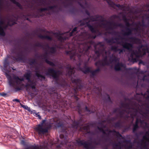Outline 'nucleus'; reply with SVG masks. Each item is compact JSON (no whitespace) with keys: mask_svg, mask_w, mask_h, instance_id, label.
I'll use <instances>...</instances> for the list:
<instances>
[{"mask_svg":"<svg viewBox=\"0 0 149 149\" xmlns=\"http://www.w3.org/2000/svg\"><path fill=\"white\" fill-rule=\"evenodd\" d=\"M123 47L127 49L132 50V45L130 44L125 43L123 44Z\"/></svg>","mask_w":149,"mask_h":149,"instance_id":"39448f33","label":"nucleus"},{"mask_svg":"<svg viewBox=\"0 0 149 149\" xmlns=\"http://www.w3.org/2000/svg\"><path fill=\"white\" fill-rule=\"evenodd\" d=\"M133 54H132V55H131V57L132 58V56H133Z\"/></svg>","mask_w":149,"mask_h":149,"instance_id":"a878e982","label":"nucleus"},{"mask_svg":"<svg viewBox=\"0 0 149 149\" xmlns=\"http://www.w3.org/2000/svg\"><path fill=\"white\" fill-rule=\"evenodd\" d=\"M20 85L19 86H20V88H18L17 89V90H22L24 88L23 87L24 86V84H19Z\"/></svg>","mask_w":149,"mask_h":149,"instance_id":"1a4fd4ad","label":"nucleus"},{"mask_svg":"<svg viewBox=\"0 0 149 149\" xmlns=\"http://www.w3.org/2000/svg\"><path fill=\"white\" fill-rule=\"evenodd\" d=\"M6 24L4 20L0 21V37H4L6 34Z\"/></svg>","mask_w":149,"mask_h":149,"instance_id":"f257e3e1","label":"nucleus"},{"mask_svg":"<svg viewBox=\"0 0 149 149\" xmlns=\"http://www.w3.org/2000/svg\"><path fill=\"white\" fill-rule=\"evenodd\" d=\"M13 101H16L17 102H20L19 100L17 99H15L13 100Z\"/></svg>","mask_w":149,"mask_h":149,"instance_id":"f3484780","label":"nucleus"},{"mask_svg":"<svg viewBox=\"0 0 149 149\" xmlns=\"http://www.w3.org/2000/svg\"><path fill=\"white\" fill-rule=\"evenodd\" d=\"M47 62L49 64H50L51 65H54V64L53 63L49 61H47Z\"/></svg>","mask_w":149,"mask_h":149,"instance_id":"2eb2a0df","label":"nucleus"},{"mask_svg":"<svg viewBox=\"0 0 149 149\" xmlns=\"http://www.w3.org/2000/svg\"><path fill=\"white\" fill-rule=\"evenodd\" d=\"M19 79V80H20V81H23V79Z\"/></svg>","mask_w":149,"mask_h":149,"instance_id":"393cba45","label":"nucleus"},{"mask_svg":"<svg viewBox=\"0 0 149 149\" xmlns=\"http://www.w3.org/2000/svg\"><path fill=\"white\" fill-rule=\"evenodd\" d=\"M45 121V120H43L42 123L38 125L36 128V130L38 132L39 134H43L47 132V129L43 127L44 126L43 123H44Z\"/></svg>","mask_w":149,"mask_h":149,"instance_id":"f03ea898","label":"nucleus"},{"mask_svg":"<svg viewBox=\"0 0 149 149\" xmlns=\"http://www.w3.org/2000/svg\"><path fill=\"white\" fill-rule=\"evenodd\" d=\"M123 66V65L121 64L118 63L115 66V69L116 70H120L121 68V67Z\"/></svg>","mask_w":149,"mask_h":149,"instance_id":"423d86ee","label":"nucleus"},{"mask_svg":"<svg viewBox=\"0 0 149 149\" xmlns=\"http://www.w3.org/2000/svg\"><path fill=\"white\" fill-rule=\"evenodd\" d=\"M88 27H89V28L91 30V31L92 32H93V27L92 26H89Z\"/></svg>","mask_w":149,"mask_h":149,"instance_id":"dca6fc26","label":"nucleus"},{"mask_svg":"<svg viewBox=\"0 0 149 149\" xmlns=\"http://www.w3.org/2000/svg\"><path fill=\"white\" fill-rule=\"evenodd\" d=\"M21 106H22V107L24 108L25 109H27L28 110H29V109H30V108H29L26 105H23L22 104H21Z\"/></svg>","mask_w":149,"mask_h":149,"instance_id":"9d476101","label":"nucleus"},{"mask_svg":"<svg viewBox=\"0 0 149 149\" xmlns=\"http://www.w3.org/2000/svg\"><path fill=\"white\" fill-rule=\"evenodd\" d=\"M46 38L48 39H51V38L48 36Z\"/></svg>","mask_w":149,"mask_h":149,"instance_id":"4be33fe9","label":"nucleus"},{"mask_svg":"<svg viewBox=\"0 0 149 149\" xmlns=\"http://www.w3.org/2000/svg\"><path fill=\"white\" fill-rule=\"evenodd\" d=\"M76 28L75 27L72 30V32H74L76 31Z\"/></svg>","mask_w":149,"mask_h":149,"instance_id":"a211bd4d","label":"nucleus"},{"mask_svg":"<svg viewBox=\"0 0 149 149\" xmlns=\"http://www.w3.org/2000/svg\"><path fill=\"white\" fill-rule=\"evenodd\" d=\"M47 76L49 75L51 76L53 78H56L58 75V72H56L53 70L49 69L48 70V72L46 74Z\"/></svg>","mask_w":149,"mask_h":149,"instance_id":"7ed1b4c3","label":"nucleus"},{"mask_svg":"<svg viewBox=\"0 0 149 149\" xmlns=\"http://www.w3.org/2000/svg\"><path fill=\"white\" fill-rule=\"evenodd\" d=\"M24 76L25 78H26L27 79L29 80L30 77V74H25L24 75Z\"/></svg>","mask_w":149,"mask_h":149,"instance_id":"9b49d317","label":"nucleus"},{"mask_svg":"<svg viewBox=\"0 0 149 149\" xmlns=\"http://www.w3.org/2000/svg\"><path fill=\"white\" fill-rule=\"evenodd\" d=\"M24 88H25L28 91L32 90L35 91V87L33 84H26L24 87Z\"/></svg>","mask_w":149,"mask_h":149,"instance_id":"20e7f679","label":"nucleus"},{"mask_svg":"<svg viewBox=\"0 0 149 149\" xmlns=\"http://www.w3.org/2000/svg\"><path fill=\"white\" fill-rule=\"evenodd\" d=\"M37 116L38 117V118L39 119L41 118V116L39 115L38 114H37Z\"/></svg>","mask_w":149,"mask_h":149,"instance_id":"412c9836","label":"nucleus"},{"mask_svg":"<svg viewBox=\"0 0 149 149\" xmlns=\"http://www.w3.org/2000/svg\"><path fill=\"white\" fill-rule=\"evenodd\" d=\"M72 83H75L76 84L78 83L79 84L81 83V80L80 79H74V80H72Z\"/></svg>","mask_w":149,"mask_h":149,"instance_id":"0eeeda50","label":"nucleus"},{"mask_svg":"<svg viewBox=\"0 0 149 149\" xmlns=\"http://www.w3.org/2000/svg\"><path fill=\"white\" fill-rule=\"evenodd\" d=\"M35 149H39V146H37L35 147Z\"/></svg>","mask_w":149,"mask_h":149,"instance_id":"6ab92c4d","label":"nucleus"},{"mask_svg":"<svg viewBox=\"0 0 149 149\" xmlns=\"http://www.w3.org/2000/svg\"><path fill=\"white\" fill-rule=\"evenodd\" d=\"M6 95V94L5 93H0V96L3 97H5Z\"/></svg>","mask_w":149,"mask_h":149,"instance_id":"4468645a","label":"nucleus"},{"mask_svg":"<svg viewBox=\"0 0 149 149\" xmlns=\"http://www.w3.org/2000/svg\"><path fill=\"white\" fill-rule=\"evenodd\" d=\"M2 2L1 0H0V7H1V6Z\"/></svg>","mask_w":149,"mask_h":149,"instance_id":"aec40b11","label":"nucleus"},{"mask_svg":"<svg viewBox=\"0 0 149 149\" xmlns=\"http://www.w3.org/2000/svg\"><path fill=\"white\" fill-rule=\"evenodd\" d=\"M138 120H137L136 122V125L134 126V130H135L138 127Z\"/></svg>","mask_w":149,"mask_h":149,"instance_id":"f8f14e48","label":"nucleus"},{"mask_svg":"<svg viewBox=\"0 0 149 149\" xmlns=\"http://www.w3.org/2000/svg\"><path fill=\"white\" fill-rule=\"evenodd\" d=\"M72 33H70V36H72Z\"/></svg>","mask_w":149,"mask_h":149,"instance_id":"bb28decb","label":"nucleus"},{"mask_svg":"<svg viewBox=\"0 0 149 149\" xmlns=\"http://www.w3.org/2000/svg\"><path fill=\"white\" fill-rule=\"evenodd\" d=\"M85 109H86V110L87 111H88V108H87V107H86Z\"/></svg>","mask_w":149,"mask_h":149,"instance_id":"5701e85b","label":"nucleus"},{"mask_svg":"<svg viewBox=\"0 0 149 149\" xmlns=\"http://www.w3.org/2000/svg\"><path fill=\"white\" fill-rule=\"evenodd\" d=\"M37 76L40 79L42 80V79H45V77L41 75L39 73H36Z\"/></svg>","mask_w":149,"mask_h":149,"instance_id":"6e6552de","label":"nucleus"},{"mask_svg":"<svg viewBox=\"0 0 149 149\" xmlns=\"http://www.w3.org/2000/svg\"><path fill=\"white\" fill-rule=\"evenodd\" d=\"M73 71V70L72 69H70V71L68 72V74L69 75H71V76L72 75V72Z\"/></svg>","mask_w":149,"mask_h":149,"instance_id":"ddd939ff","label":"nucleus"},{"mask_svg":"<svg viewBox=\"0 0 149 149\" xmlns=\"http://www.w3.org/2000/svg\"><path fill=\"white\" fill-rule=\"evenodd\" d=\"M146 77V76L145 77H144V78L143 79V80H145V77Z\"/></svg>","mask_w":149,"mask_h":149,"instance_id":"b1692460","label":"nucleus"},{"mask_svg":"<svg viewBox=\"0 0 149 149\" xmlns=\"http://www.w3.org/2000/svg\"><path fill=\"white\" fill-rule=\"evenodd\" d=\"M84 72L85 73H86V72Z\"/></svg>","mask_w":149,"mask_h":149,"instance_id":"cd10ccee","label":"nucleus"}]
</instances>
